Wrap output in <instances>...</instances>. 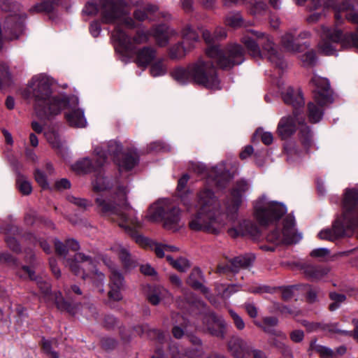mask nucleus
<instances>
[{
    "instance_id": "62",
    "label": "nucleus",
    "mask_w": 358,
    "mask_h": 358,
    "mask_svg": "<svg viewBox=\"0 0 358 358\" xmlns=\"http://www.w3.org/2000/svg\"><path fill=\"white\" fill-rule=\"evenodd\" d=\"M72 260H75L77 263L88 262L90 264H93V259L89 255H86L83 252H77L74 255L73 258H71Z\"/></svg>"
},
{
    "instance_id": "18",
    "label": "nucleus",
    "mask_w": 358,
    "mask_h": 358,
    "mask_svg": "<svg viewBox=\"0 0 358 358\" xmlns=\"http://www.w3.org/2000/svg\"><path fill=\"white\" fill-rule=\"evenodd\" d=\"M96 155V162L94 164L92 162L90 159L85 157L76 162L73 166V169L78 173H88L93 171H98L106 162V155L101 147H96L94 149Z\"/></svg>"
},
{
    "instance_id": "28",
    "label": "nucleus",
    "mask_w": 358,
    "mask_h": 358,
    "mask_svg": "<svg viewBox=\"0 0 358 358\" xmlns=\"http://www.w3.org/2000/svg\"><path fill=\"white\" fill-rule=\"evenodd\" d=\"M136 63L138 66L147 67L156 57V51L152 47H143L136 52Z\"/></svg>"
},
{
    "instance_id": "60",
    "label": "nucleus",
    "mask_w": 358,
    "mask_h": 358,
    "mask_svg": "<svg viewBox=\"0 0 358 358\" xmlns=\"http://www.w3.org/2000/svg\"><path fill=\"white\" fill-rule=\"evenodd\" d=\"M301 61L304 66H313L316 62L315 54L313 51H309L301 56Z\"/></svg>"
},
{
    "instance_id": "10",
    "label": "nucleus",
    "mask_w": 358,
    "mask_h": 358,
    "mask_svg": "<svg viewBox=\"0 0 358 358\" xmlns=\"http://www.w3.org/2000/svg\"><path fill=\"white\" fill-rule=\"evenodd\" d=\"M293 115L282 117L278 124L277 133L282 139H286L293 135L299 127L301 140L306 148H309L312 143L310 131L305 124V119L299 112L293 111Z\"/></svg>"
},
{
    "instance_id": "9",
    "label": "nucleus",
    "mask_w": 358,
    "mask_h": 358,
    "mask_svg": "<svg viewBox=\"0 0 358 358\" xmlns=\"http://www.w3.org/2000/svg\"><path fill=\"white\" fill-rule=\"evenodd\" d=\"M125 6L124 0H100L99 5L94 2L87 3L83 13L92 15L99 12L102 23L115 24L116 20L127 13Z\"/></svg>"
},
{
    "instance_id": "37",
    "label": "nucleus",
    "mask_w": 358,
    "mask_h": 358,
    "mask_svg": "<svg viewBox=\"0 0 358 358\" xmlns=\"http://www.w3.org/2000/svg\"><path fill=\"white\" fill-rule=\"evenodd\" d=\"M281 43L287 51L293 52L299 51L300 45L294 43V36L291 32H287L282 36Z\"/></svg>"
},
{
    "instance_id": "14",
    "label": "nucleus",
    "mask_w": 358,
    "mask_h": 358,
    "mask_svg": "<svg viewBox=\"0 0 358 358\" xmlns=\"http://www.w3.org/2000/svg\"><path fill=\"white\" fill-rule=\"evenodd\" d=\"M127 7V3H126L125 10L127 13L115 22L116 23L117 21H120V23H118L114 29L112 33V38L116 43H117L123 52L130 53L133 51V45L129 36L122 29L121 25L124 24L129 29H133L136 27V23L134 20L129 17H124L122 20H121L124 16L129 13Z\"/></svg>"
},
{
    "instance_id": "34",
    "label": "nucleus",
    "mask_w": 358,
    "mask_h": 358,
    "mask_svg": "<svg viewBox=\"0 0 358 358\" xmlns=\"http://www.w3.org/2000/svg\"><path fill=\"white\" fill-rule=\"evenodd\" d=\"M12 83V76L9 66L5 62H0V90L11 85Z\"/></svg>"
},
{
    "instance_id": "19",
    "label": "nucleus",
    "mask_w": 358,
    "mask_h": 358,
    "mask_svg": "<svg viewBox=\"0 0 358 358\" xmlns=\"http://www.w3.org/2000/svg\"><path fill=\"white\" fill-rule=\"evenodd\" d=\"M237 169L236 165L231 163L223 162L215 168H213L210 173V178L218 188H224L233 178L234 173Z\"/></svg>"
},
{
    "instance_id": "12",
    "label": "nucleus",
    "mask_w": 358,
    "mask_h": 358,
    "mask_svg": "<svg viewBox=\"0 0 358 358\" xmlns=\"http://www.w3.org/2000/svg\"><path fill=\"white\" fill-rule=\"evenodd\" d=\"M203 231L215 233L220 224L219 221L220 205L214 195L209 189L203 191Z\"/></svg>"
},
{
    "instance_id": "46",
    "label": "nucleus",
    "mask_w": 358,
    "mask_h": 358,
    "mask_svg": "<svg viewBox=\"0 0 358 358\" xmlns=\"http://www.w3.org/2000/svg\"><path fill=\"white\" fill-rule=\"evenodd\" d=\"M352 322H353V324L355 325V327L353 333L352 331H350L341 330V329H338L337 328V326H338L337 323L331 325V327H329V331L330 332L339 333V334H342L343 336H353L355 340H357V342H358V320H353Z\"/></svg>"
},
{
    "instance_id": "53",
    "label": "nucleus",
    "mask_w": 358,
    "mask_h": 358,
    "mask_svg": "<svg viewBox=\"0 0 358 358\" xmlns=\"http://www.w3.org/2000/svg\"><path fill=\"white\" fill-rule=\"evenodd\" d=\"M13 17H9L6 19V21L7 29H10V32L13 34V36L10 37L9 38L10 40L17 38L19 37V34H17V29L20 33H21L23 29V24L20 22H16L13 27L12 26L10 27L9 24L13 21Z\"/></svg>"
},
{
    "instance_id": "15",
    "label": "nucleus",
    "mask_w": 358,
    "mask_h": 358,
    "mask_svg": "<svg viewBox=\"0 0 358 358\" xmlns=\"http://www.w3.org/2000/svg\"><path fill=\"white\" fill-rule=\"evenodd\" d=\"M294 218L288 215L284 220L282 232L274 231L268 236L270 241L276 243L293 244L301 239V235L295 231Z\"/></svg>"
},
{
    "instance_id": "16",
    "label": "nucleus",
    "mask_w": 358,
    "mask_h": 358,
    "mask_svg": "<svg viewBox=\"0 0 358 358\" xmlns=\"http://www.w3.org/2000/svg\"><path fill=\"white\" fill-rule=\"evenodd\" d=\"M249 189V184L244 180L237 181L232 188L230 197L226 203L227 216L231 220H234L236 218L238 208Z\"/></svg>"
},
{
    "instance_id": "38",
    "label": "nucleus",
    "mask_w": 358,
    "mask_h": 358,
    "mask_svg": "<svg viewBox=\"0 0 358 358\" xmlns=\"http://www.w3.org/2000/svg\"><path fill=\"white\" fill-rule=\"evenodd\" d=\"M55 303L57 309L61 311H66L70 314L75 313V307L63 298L61 292L55 294Z\"/></svg>"
},
{
    "instance_id": "64",
    "label": "nucleus",
    "mask_w": 358,
    "mask_h": 358,
    "mask_svg": "<svg viewBox=\"0 0 358 358\" xmlns=\"http://www.w3.org/2000/svg\"><path fill=\"white\" fill-rule=\"evenodd\" d=\"M149 36L143 31H138L133 38V41L136 44L146 43L148 41Z\"/></svg>"
},
{
    "instance_id": "61",
    "label": "nucleus",
    "mask_w": 358,
    "mask_h": 358,
    "mask_svg": "<svg viewBox=\"0 0 358 358\" xmlns=\"http://www.w3.org/2000/svg\"><path fill=\"white\" fill-rule=\"evenodd\" d=\"M229 313L233 319L234 324L238 330H243L245 328V322L242 317L239 316L236 312L229 310Z\"/></svg>"
},
{
    "instance_id": "44",
    "label": "nucleus",
    "mask_w": 358,
    "mask_h": 358,
    "mask_svg": "<svg viewBox=\"0 0 358 358\" xmlns=\"http://www.w3.org/2000/svg\"><path fill=\"white\" fill-rule=\"evenodd\" d=\"M154 252L156 256L159 258H162L165 256V252H174L178 251V248L174 245H170L162 243H152Z\"/></svg>"
},
{
    "instance_id": "45",
    "label": "nucleus",
    "mask_w": 358,
    "mask_h": 358,
    "mask_svg": "<svg viewBox=\"0 0 358 358\" xmlns=\"http://www.w3.org/2000/svg\"><path fill=\"white\" fill-rule=\"evenodd\" d=\"M122 147L120 144L113 141L108 143L107 145V150H105L102 148V150L105 151L106 155H109L113 157V159L115 163V159H119L121 155L122 154Z\"/></svg>"
},
{
    "instance_id": "1",
    "label": "nucleus",
    "mask_w": 358,
    "mask_h": 358,
    "mask_svg": "<svg viewBox=\"0 0 358 358\" xmlns=\"http://www.w3.org/2000/svg\"><path fill=\"white\" fill-rule=\"evenodd\" d=\"M128 192L126 186L119 185L114 195L109 197L99 195L95 199L97 210L102 216L108 217L113 221H117L118 225L139 245L149 248L154 251L152 243H157L141 234L130 225L134 227H140L141 222L132 215H129L127 212L131 208L127 202V194Z\"/></svg>"
},
{
    "instance_id": "55",
    "label": "nucleus",
    "mask_w": 358,
    "mask_h": 358,
    "mask_svg": "<svg viewBox=\"0 0 358 358\" xmlns=\"http://www.w3.org/2000/svg\"><path fill=\"white\" fill-rule=\"evenodd\" d=\"M182 37L185 40L195 42L199 39V34L192 26L188 25L182 31Z\"/></svg>"
},
{
    "instance_id": "25",
    "label": "nucleus",
    "mask_w": 358,
    "mask_h": 358,
    "mask_svg": "<svg viewBox=\"0 0 358 358\" xmlns=\"http://www.w3.org/2000/svg\"><path fill=\"white\" fill-rule=\"evenodd\" d=\"M282 96L284 102L286 104L291 105L295 112H299V109L304 106V99L301 90L299 89L295 90L289 87L285 92L282 93Z\"/></svg>"
},
{
    "instance_id": "63",
    "label": "nucleus",
    "mask_w": 358,
    "mask_h": 358,
    "mask_svg": "<svg viewBox=\"0 0 358 358\" xmlns=\"http://www.w3.org/2000/svg\"><path fill=\"white\" fill-rule=\"evenodd\" d=\"M316 351L323 358H333L334 356V351L331 349L324 347V346H322V345L317 346Z\"/></svg>"
},
{
    "instance_id": "50",
    "label": "nucleus",
    "mask_w": 358,
    "mask_h": 358,
    "mask_svg": "<svg viewBox=\"0 0 358 358\" xmlns=\"http://www.w3.org/2000/svg\"><path fill=\"white\" fill-rule=\"evenodd\" d=\"M44 135L48 141V143L54 148H59L62 146V142L59 138V134L53 131H47L44 133Z\"/></svg>"
},
{
    "instance_id": "27",
    "label": "nucleus",
    "mask_w": 358,
    "mask_h": 358,
    "mask_svg": "<svg viewBox=\"0 0 358 358\" xmlns=\"http://www.w3.org/2000/svg\"><path fill=\"white\" fill-rule=\"evenodd\" d=\"M229 235L232 238L243 236L245 235L255 236L258 234L257 226L248 220H243L238 222L236 227H233L228 230Z\"/></svg>"
},
{
    "instance_id": "32",
    "label": "nucleus",
    "mask_w": 358,
    "mask_h": 358,
    "mask_svg": "<svg viewBox=\"0 0 358 358\" xmlns=\"http://www.w3.org/2000/svg\"><path fill=\"white\" fill-rule=\"evenodd\" d=\"M203 87L210 90L220 89V81L216 76V71L214 68L208 71L203 69Z\"/></svg>"
},
{
    "instance_id": "8",
    "label": "nucleus",
    "mask_w": 358,
    "mask_h": 358,
    "mask_svg": "<svg viewBox=\"0 0 358 358\" xmlns=\"http://www.w3.org/2000/svg\"><path fill=\"white\" fill-rule=\"evenodd\" d=\"M189 176L187 173L183 174L178 180L176 190V196L180 199L182 204L186 207L187 210L192 213L189 226L192 230H201V205L200 200L201 197L199 195L196 201L192 199V192L187 187Z\"/></svg>"
},
{
    "instance_id": "58",
    "label": "nucleus",
    "mask_w": 358,
    "mask_h": 358,
    "mask_svg": "<svg viewBox=\"0 0 358 358\" xmlns=\"http://www.w3.org/2000/svg\"><path fill=\"white\" fill-rule=\"evenodd\" d=\"M255 136L260 137L262 141L267 145L271 144L273 141V134L271 132L264 131L262 129L256 131Z\"/></svg>"
},
{
    "instance_id": "31",
    "label": "nucleus",
    "mask_w": 358,
    "mask_h": 358,
    "mask_svg": "<svg viewBox=\"0 0 358 358\" xmlns=\"http://www.w3.org/2000/svg\"><path fill=\"white\" fill-rule=\"evenodd\" d=\"M138 162V157L135 153H122L119 159H115V164L121 169L127 171L131 170Z\"/></svg>"
},
{
    "instance_id": "47",
    "label": "nucleus",
    "mask_w": 358,
    "mask_h": 358,
    "mask_svg": "<svg viewBox=\"0 0 358 358\" xmlns=\"http://www.w3.org/2000/svg\"><path fill=\"white\" fill-rule=\"evenodd\" d=\"M16 184L18 189L22 194L29 195L31 193L32 187L31 183L24 178V176L18 175Z\"/></svg>"
},
{
    "instance_id": "36",
    "label": "nucleus",
    "mask_w": 358,
    "mask_h": 358,
    "mask_svg": "<svg viewBox=\"0 0 358 358\" xmlns=\"http://www.w3.org/2000/svg\"><path fill=\"white\" fill-rule=\"evenodd\" d=\"M201 271L199 267H196L191 271L187 279V284L194 289H201Z\"/></svg>"
},
{
    "instance_id": "26",
    "label": "nucleus",
    "mask_w": 358,
    "mask_h": 358,
    "mask_svg": "<svg viewBox=\"0 0 358 358\" xmlns=\"http://www.w3.org/2000/svg\"><path fill=\"white\" fill-rule=\"evenodd\" d=\"M22 234V230L15 225H8L6 228L5 241L7 246L13 252L19 254L22 252V247L17 238Z\"/></svg>"
},
{
    "instance_id": "4",
    "label": "nucleus",
    "mask_w": 358,
    "mask_h": 358,
    "mask_svg": "<svg viewBox=\"0 0 358 358\" xmlns=\"http://www.w3.org/2000/svg\"><path fill=\"white\" fill-rule=\"evenodd\" d=\"M28 92L34 99L37 117L44 121L52 120L70 101L65 95L52 96L51 83L48 78L43 76L32 78L28 86Z\"/></svg>"
},
{
    "instance_id": "13",
    "label": "nucleus",
    "mask_w": 358,
    "mask_h": 358,
    "mask_svg": "<svg viewBox=\"0 0 358 358\" xmlns=\"http://www.w3.org/2000/svg\"><path fill=\"white\" fill-rule=\"evenodd\" d=\"M171 77L180 85L188 83L201 85V60L200 58L187 68L178 66L171 72Z\"/></svg>"
},
{
    "instance_id": "21",
    "label": "nucleus",
    "mask_w": 358,
    "mask_h": 358,
    "mask_svg": "<svg viewBox=\"0 0 358 358\" xmlns=\"http://www.w3.org/2000/svg\"><path fill=\"white\" fill-rule=\"evenodd\" d=\"M70 101L67 103L66 106L64 108H70L71 110L65 113V117L71 127H85L87 124V121L84 116V112L78 108V99L76 96H72L71 97L67 96Z\"/></svg>"
},
{
    "instance_id": "17",
    "label": "nucleus",
    "mask_w": 358,
    "mask_h": 358,
    "mask_svg": "<svg viewBox=\"0 0 358 358\" xmlns=\"http://www.w3.org/2000/svg\"><path fill=\"white\" fill-rule=\"evenodd\" d=\"M154 220H162L164 227L169 230H178L180 220V210L178 207L157 206L152 213Z\"/></svg>"
},
{
    "instance_id": "35",
    "label": "nucleus",
    "mask_w": 358,
    "mask_h": 358,
    "mask_svg": "<svg viewBox=\"0 0 358 358\" xmlns=\"http://www.w3.org/2000/svg\"><path fill=\"white\" fill-rule=\"evenodd\" d=\"M60 0H43L41 3H36L31 9V12L50 13L54 10L55 6Z\"/></svg>"
},
{
    "instance_id": "54",
    "label": "nucleus",
    "mask_w": 358,
    "mask_h": 358,
    "mask_svg": "<svg viewBox=\"0 0 358 358\" xmlns=\"http://www.w3.org/2000/svg\"><path fill=\"white\" fill-rule=\"evenodd\" d=\"M166 73V69L162 60L155 62L150 67V73L154 77L163 76Z\"/></svg>"
},
{
    "instance_id": "5",
    "label": "nucleus",
    "mask_w": 358,
    "mask_h": 358,
    "mask_svg": "<svg viewBox=\"0 0 358 358\" xmlns=\"http://www.w3.org/2000/svg\"><path fill=\"white\" fill-rule=\"evenodd\" d=\"M241 41L248 53L254 58L266 57L276 67L283 69L286 63L275 48L273 38L267 34L255 30H248Z\"/></svg>"
},
{
    "instance_id": "6",
    "label": "nucleus",
    "mask_w": 358,
    "mask_h": 358,
    "mask_svg": "<svg viewBox=\"0 0 358 358\" xmlns=\"http://www.w3.org/2000/svg\"><path fill=\"white\" fill-rule=\"evenodd\" d=\"M203 39L209 45L206 50V55L213 59L222 69H229L244 61V50L240 45L234 44L227 48L226 53L222 52L217 45H211L217 39V36L208 30L203 29Z\"/></svg>"
},
{
    "instance_id": "24",
    "label": "nucleus",
    "mask_w": 358,
    "mask_h": 358,
    "mask_svg": "<svg viewBox=\"0 0 358 358\" xmlns=\"http://www.w3.org/2000/svg\"><path fill=\"white\" fill-rule=\"evenodd\" d=\"M176 34L177 32L166 24H158L152 29V36L160 47L166 46L169 38Z\"/></svg>"
},
{
    "instance_id": "20",
    "label": "nucleus",
    "mask_w": 358,
    "mask_h": 358,
    "mask_svg": "<svg viewBox=\"0 0 358 358\" xmlns=\"http://www.w3.org/2000/svg\"><path fill=\"white\" fill-rule=\"evenodd\" d=\"M255 324L261 328L265 333L273 336L268 340V343L282 354V355H290L292 350L291 348L285 343L284 341L287 339L286 335L281 331H278L274 329H270L266 327H264L261 322L258 321L254 322Z\"/></svg>"
},
{
    "instance_id": "22",
    "label": "nucleus",
    "mask_w": 358,
    "mask_h": 358,
    "mask_svg": "<svg viewBox=\"0 0 358 358\" xmlns=\"http://www.w3.org/2000/svg\"><path fill=\"white\" fill-rule=\"evenodd\" d=\"M203 322L206 324V329L211 335L222 339L224 338L227 325L222 317H218L214 313L205 315L203 317Z\"/></svg>"
},
{
    "instance_id": "51",
    "label": "nucleus",
    "mask_w": 358,
    "mask_h": 358,
    "mask_svg": "<svg viewBox=\"0 0 358 358\" xmlns=\"http://www.w3.org/2000/svg\"><path fill=\"white\" fill-rule=\"evenodd\" d=\"M28 238L34 243V244H38L40 247L43 249V250L47 253L50 254L51 252V248L48 243L41 238H37L36 236L28 234Z\"/></svg>"
},
{
    "instance_id": "40",
    "label": "nucleus",
    "mask_w": 358,
    "mask_h": 358,
    "mask_svg": "<svg viewBox=\"0 0 358 358\" xmlns=\"http://www.w3.org/2000/svg\"><path fill=\"white\" fill-rule=\"evenodd\" d=\"M166 258L173 268L180 272H185L190 267L189 261L184 257H180L175 260L171 256L167 255Z\"/></svg>"
},
{
    "instance_id": "29",
    "label": "nucleus",
    "mask_w": 358,
    "mask_h": 358,
    "mask_svg": "<svg viewBox=\"0 0 358 358\" xmlns=\"http://www.w3.org/2000/svg\"><path fill=\"white\" fill-rule=\"evenodd\" d=\"M255 256L252 254L241 255L231 259V271L237 273L241 268H248L250 267L255 260Z\"/></svg>"
},
{
    "instance_id": "3",
    "label": "nucleus",
    "mask_w": 358,
    "mask_h": 358,
    "mask_svg": "<svg viewBox=\"0 0 358 358\" xmlns=\"http://www.w3.org/2000/svg\"><path fill=\"white\" fill-rule=\"evenodd\" d=\"M328 6H331L335 12V18L337 22L345 17L350 22L358 24V12L354 10L358 6V0H343L338 3V0H329ZM321 42L318 44V50L325 55H333L336 53L335 44L341 43L342 47H355L358 49V27L357 34L344 35L342 31L337 28H329L325 26L321 27Z\"/></svg>"
},
{
    "instance_id": "23",
    "label": "nucleus",
    "mask_w": 358,
    "mask_h": 358,
    "mask_svg": "<svg viewBox=\"0 0 358 358\" xmlns=\"http://www.w3.org/2000/svg\"><path fill=\"white\" fill-rule=\"evenodd\" d=\"M228 350L236 358H243L245 355L249 354L250 346L242 338L233 336L227 343Z\"/></svg>"
},
{
    "instance_id": "33",
    "label": "nucleus",
    "mask_w": 358,
    "mask_h": 358,
    "mask_svg": "<svg viewBox=\"0 0 358 358\" xmlns=\"http://www.w3.org/2000/svg\"><path fill=\"white\" fill-rule=\"evenodd\" d=\"M166 290L160 286L150 287L146 294V299L152 306H157L164 298Z\"/></svg>"
},
{
    "instance_id": "30",
    "label": "nucleus",
    "mask_w": 358,
    "mask_h": 358,
    "mask_svg": "<svg viewBox=\"0 0 358 358\" xmlns=\"http://www.w3.org/2000/svg\"><path fill=\"white\" fill-rule=\"evenodd\" d=\"M303 272L313 280H320L329 273V269L325 266L307 265L304 267Z\"/></svg>"
},
{
    "instance_id": "11",
    "label": "nucleus",
    "mask_w": 358,
    "mask_h": 358,
    "mask_svg": "<svg viewBox=\"0 0 358 358\" xmlns=\"http://www.w3.org/2000/svg\"><path fill=\"white\" fill-rule=\"evenodd\" d=\"M255 217L259 224L266 226L278 220L287 212L282 203L270 201L266 195L257 199L254 206Z\"/></svg>"
},
{
    "instance_id": "59",
    "label": "nucleus",
    "mask_w": 358,
    "mask_h": 358,
    "mask_svg": "<svg viewBox=\"0 0 358 358\" xmlns=\"http://www.w3.org/2000/svg\"><path fill=\"white\" fill-rule=\"evenodd\" d=\"M109 287L110 290L108 293V298L115 301H119L122 300V295L121 293V290L123 289V288L113 286H109Z\"/></svg>"
},
{
    "instance_id": "56",
    "label": "nucleus",
    "mask_w": 358,
    "mask_h": 358,
    "mask_svg": "<svg viewBox=\"0 0 358 358\" xmlns=\"http://www.w3.org/2000/svg\"><path fill=\"white\" fill-rule=\"evenodd\" d=\"M54 245L56 253L63 258L66 259L68 255V247L66 243H64L58 238H55L54 240Z\"/></svg>"
},
{
    "instance_id": "57",
    "label": "nucleus",
    "mask_w": 358,
    "mask_h": 358,
    "mask_svg": "<svg viewBox=\"0 0 358 358\" xmlns=\"http://www.w3.org/2000/svg\"><path fill=\"white\" fill-rule=\"evenodd\" d=\"M34 178L37 183L43 189H48L49 187V184L48 182L46 176L43 171L36 169L34 171Z\"/></svg>"
},
{
    "instance_id": "41",
    "label": "nucleus",
    "mask_w": 358,
    "mask_h": 358,
    "mask_svg": "<svg viewBox=\"0 0 358 358\" xmlns=\"http://www.w3.org/2000/svg\"><path fill=\"white\" fill-rule=\"evenodd\" d=\"M189 50L184 46L183 42H179L169 49V57L171 59H181Z\"/></svg>"
},
{
    "instance_id": "43",
    "label": "nucleus",
    "mask_w": 358,
    "mask_h": 358,
    "mask_svg": "<svg viewBox=\"0 0 358 358\" xmlns=\"http://www.w3.org/2000/svg\"><path fill=\"white\" fill-rule=\"evenodd\" d=\"M110 283L109 286L124 288V280L122 274L115 268H110Z\"/></svg>"
},
{
    "instance_id": "7",
    "label": "nucleus",
    "mask_w": 358,
    "mask_h": 358,
    "mask_svg": "<svg viewBox=\"0 0 358 358\" xmlns=\"http://www.w3.org/2000/svg\"><path fill=\"white\" fill-rule=\"evenodd\" d=\"M310 82L315 86L314 99L317 105L313 102L308 103V117L311 122L317 123L323 116L321 107L333 101L332 92L329 82L325 78L314 75Z\"/></svg>"
},
{
    "instance_id": "2",
    "label": "nucleus",
    "mask_w": 358,
    "mask_h": 358,
    "mask_svg": "<svg viewBox=\"0 0 358 358\" xmlns=\"http://www.w3.org/2000/svg\"><path fill=\"white\" fill-rule=\"evenodd\" d=\"M128 192L126 186L119 185L114 195L109 197L99 195L95 199L97 210L102 216L108 217L113 221H117L118 225L139 245L149 248L154 251L152 243H157L141 234L130 225L134 227H140L141 222L132 215H129L127 212L131 208L127 202V194Z\"/></svg>"
},
{
    "instance_id": "52",
    "label": "nucleus",
    "mask_w": 358,
    "mask_h": 358,
    "mask_svg": "<svg viewBox=\"0 0 358 358\" xmlns=\"http://www.w3.org/2000/svg\"><path fill=\"white\" fill-rule=\"evenodd\" d=\"M68 201L74 204L75 206L83 209L86 210L87 208L92 206V203L91 201L79 197H76L74 196H68Z\"/></svg>"
},
{
    "instance_id": "42",
    "label": "nucleus",
    "mask_w": 358,
    "mask_h": 358,
    "mask_svg": "<svg viewBox=\"0 0 358 358\" xmlns=\"http://www.w3.org/2000/svg\"><path fill=\"white\" fill-rule=\"evenodd\" d=\"M329 1L324 4V1L322 0L321 6H319L317 9L310 10L313 12L307 18L309 23H315L319 21L323 16L325 15V9L327 8H332L328 6Z\"/></svg>"
},
{
    "instance_id": "49",
    "label": "nucleus",
    "mask_w": 358,
    "mask_h": 358,
    "mask_svg": "<svg viewBox=\"0 0 358 358\" xmlns=\"http://www.w3.org/2000/svg\"><path fill=\"white\" fill-rule=\"evenodd\" d=\"M119 257L122 264L126 268L134 267L136 265V262L131 257V254L125 248H122L119 252Z\"/></svg>"
},
{
    "instance_id": "48",
    "label": "nucleus",
    "mask_w": 358,
    "mask_h": 358,
    "mask_svg": "<svg viewBox=\"0 0 358 358\" xmlns=\"http://www.w3.org/2000/svg\"><path fill=\"white\" fill-rule=\"evenodd\" d=\"M225 22L231 27L238 28L243 25V17L239 13H230L227 15Z\"/></svg>"
},
{
    "instance_id": "39",
    "label": "nucleus",
    "mask_w": 358,
    "mask_h": 358,
    "mask_svg": "<svg viewBox=\"0 0 358 358\" xmlns=\"http://www.w3.org/2000/svg\"><path fill=\"white\" fill-rule=\"evenodd\" d=\"M94 192H102L109 189L111 185L108 180L99 171L92 182Z\"/></svg>"
}]
</instances>
